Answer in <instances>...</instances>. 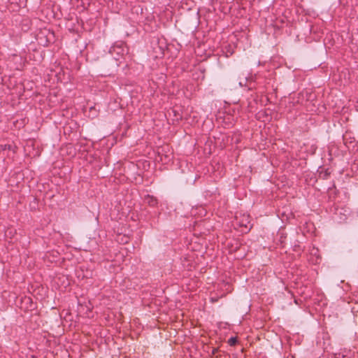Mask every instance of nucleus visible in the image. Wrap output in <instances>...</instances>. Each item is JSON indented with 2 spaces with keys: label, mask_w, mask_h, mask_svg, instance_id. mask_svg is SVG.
Segmentation results:
<instances>
[{
  "label": "nucleus",
  "mask_w": 358,
  "mask_h": 358,
  "mask_svg": "<svg viewBox=\"0 0 358 358\" xmlns=\"http://www.w3.org/2000/svg\"><path fill=\"white\" fill-rule=\"evenodd\" d=\"M109 53L117 61L120 57L128 53V48L125 43L123 41H117L110 47Z\"/></svg>",
  "instance_id": "nucleus-1"
},
{
  "label": "nucleus",
  "mask_w": 358,
  "mask_h": 358,
  "mask_svg": "<svg viewBox=\"0 0 358 358\" xmlns=\"http://www.w3.org/2000/svg\"><path fill=\"white\" fill-rule=\"evenodd\" d=\"M145 201L152 207L156 206L158 203L157 198L149 194L145 197Z\"/></svg>",
  "instance_id": "nucleus-2"
},
{
  "label": "nucleus",
  "mask_w": 358,
  "mask_h": 358,
  "mask_svg": "<svg viewBox=\"0 0 358 358\" xmlns=\"http://www.w3.org/2000/svg\"><path fill=\"white\" fill-rule=\"evenodd\" d=\"M22 301L27 305V309L33 310L34 308V304L29 296H24Z\"/></svg>",
  "instance_id": "nucleus-3"
},
{
  "label": "nucleus",
  "mask_w": 358,
  "mask_h": 358,
  "mask_svg": "<svg viewBox=\"0 0 358 358\" xmlns=\"http://www.w3.org/2000/svg\"><path fill=\"white\" fill-rule=\"evenodd\" d=\"M17 146L10 144L0 145V152L4 150H12L13 152H16Z\"/></svg>",
  "instance_id": "nucleus-4"
},
{
  "label": "nucleus",
  "mask_w": 358,
  "mask_h": 358,
  "mask_svg": "<svg viewBox=\"0 0 358 358\" xmlns=\"http://www.w3.org/2000/svg\"><path fill=\"white\" fill-rule=\"evenodd\" d=\"M153 50L156 52V57H161L164 55V48L161 46H157L158 50H157V48L153 46Z\"/></svg>",
  "instance_id": "nucleus-5"
},
{
  "label": "nucleus",
  "mask_w": 358,
  "mask_h": 358,
  "mask_svg": "<svg viewBox=\"0 0 358 358\" xmlns=\"http://www.w3.org/2000/svg\"><path fill=\"white\" fill-rule=\"evenodd\" d=\"M238 342V340H237V338L236 337H231L229 340H228V344L230 345V346H234Z\"/></svg>",
  "instance_id": "nucleus-6"
},
{
  "label": "nucleus",
  "mask_w": 358,
  "mask_h": 358,
  "mask_svg": "<svg viewBox=\"0 0 358 358\" xmlns=\"http://www.w3.org/2000/svg\"><path fill=\"white\" fill-rule=\"evenodd\" d=\"M152 43L153 44V45L158 44L159 43V39L157 38L156 40L153 41L152 42Z\"/></svg>",
  "instance_id": "nucleus-7"
},
{
  "label": "nucleus",
  "mask_w": 358,
  "mask_h": 358,
  "mask_svg": "<svg viewBox=\"0 0 358 358\" xmlns=\"http://www.w3.org/2000/svg\"><path fill=\"white\" fill-rule=\"evenodd\" d=\"M217 352V349L214 348V349H213L212 354L215 355Z\"/></svg>",
  "instance_id": "nucleus-8"
},
{
  "label": "nucleus",
  "mask_w": 358,
  "mask_h": 358,
  "mask_svg": "<svg viewBox=\"0 0 358 358\" xmlns=\"http://www.w3.org/2000/svg\"><path fill=\"white\" fill-rule=\"evenodd\" d=\"M242 226H245V228H248V225L247 224H241ZM251 227H249V229H250Z\"/></svg>",
  "instance_id": "nucleus-9"
},
{
  "label": "nucleus",
  "mask_w": 358,
  "mask_h": 358,
  "mask_svg": "<svg viewBox=\"0 0 358 358\" xmlns=\"http://www.w3.org/2000/svg\"><path fill=\"white\" fill-rule=\"evenodd\" d=\"M172 112L174 113V115L176 116V110H173Z\"/></svg>",
  "instance_id": "nucleus-10"
},
{
  "label": "nucleus",
  "mask_w": 358,
  "mask_h": 358,
  "mask_svg": "<svg viewBox=\"0 0 358 358\" xmlns=\"http://www.w3.org/2000/svg\"><path fill=\"white\" fill-rule=\"evenodd\" d=\"M182 119V115H180V120H181Z\"/></svg>",
  "instance_id": "nucleus-11"
}]
</instances>
